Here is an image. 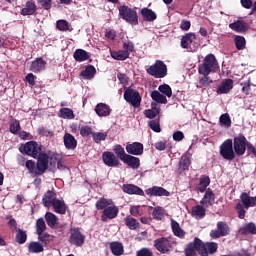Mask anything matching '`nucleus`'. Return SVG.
<instances>
[{
    "label": "nucleus",
    "instance_id": "nucleus-57",
    "mask_svg": "<svg viewBox=\"0 0 256 256\" xmlns=\"http://www.w3.org/2000/svg\"><path fill=\"white\" fill-rule=\"evenodd\" d=\"M158 91H160V93H162V95H165L166 97H171V95H173L171 86H169L167 84L160 85L158 87Z\"/></svg>",
    "mask_w": 256,
    "mask_h": 256
},
{
    "label": "nucleus",
    "instance_id": "nucleus-1",
    "mask_svg": "<svg viewBox=\"0 0 256 256\" xmlns=\"http://www.w3.org/2000/svg\"><path fill=\"white\" fill-rule=\"evenodd\" d=\"M219 69V62L215 55L208 54L205 56L203 62L198 66V73L203 77H209L211 73H215Z\"/></svg>",
    "mask_w": 256,
    "mask_h": 256
},
{
    "label": "nucleus",
    "instance_id": "nucleus-6",
    "mask_svg": "<svg viewBox=\"0 0 256 256\" xmlns=\"http://www.w3.org/2000/svg\"><path fill=\"white\" fill-rule=\"evenodd\" d=\"M220 155L226 161L235 159V150L233 148V139H227L220 145Z\"/></svg>",
    "mask_w": 256,
    "mask_h": 256
},
{
    "label": "nucleus",
    "instance_id": "nucleus-43",
    "mask_svg": "<svg viewBox=\"0 0 256 256\" xmlns=\"http://www.w3.org/2000/svg\"><path fill=\"white\" fill-rule=\"evenodd\" d=\"M151 99L155 101L156 103L166 104L167 103V97L161 92L154 90L151 93Z\"/></svg>",
    "mask_w": 256,
    "mask_h": 256
},
{
    "label": "nucleus",
    "instance_id": "nucleus-5",
    "mask_svg": "<svg viewBox=\"0 0 256 256\" xmlns=\"http://www.w3.org/2000/svg\"><path fill=\"white\" fill-rule=\"evenodd\" d=\"M20 153H24L25 155H29L34 159H37L39 155H41V145L35 141H30L25 144V146H21L19 148Z\"/></svg>",
    "mask_w": 256,
    "mask_h": 256
},
{
    "label": "nucleus",
    "instance_id": "nucleus-63",
    "mask_svg": "<svg viewBox=\"0 0 256 256\" xmlns=\"http://www.w3.org/2000/svg\"><path fill=\"white\" fill-rule=\"evenodd\" d=\"M136 256H153V252L149 248H142L136 252Z\"/></svg>",
    "mask_w": 256,
    "mask_h": 256
},
{
    "label": "nucleus",
    "instance_id": "nucleus-44",
    "mask_svg": "<svg viewBox=\"0 0 256 256\" xmlns=\"http://www.w3.org/2000/svg\"><path fill=\"white\" fill-rule=\"evenodd\" d=\"M95 73H97L95 66L90 65L81 72V75L84 79H93L95 77Z\"/></svg>",
    "mask_w": 256,
    "mask_h": 256
},
{
    "label": "nucleus",
    "instance_id": "nucleus-41",
    "mask_svg": "<svg viewBox=\"0 0 256 256\" xmlns=\"http://www.w3.org/2000/svg\"><path fill=\"white\" fill-rule=\"evenodd\" d=\"M210 183H211V179H209V176H201L200 182L198 185V191H200V193H205Z\"/></svg>",
    "mask_w": 256,
    "mask_h": 256
},
{
    "label": "nucleus",
    "instance_id": "nucleus-55",
    "mask_svg": "<svg viewBox=\"0 0 256 256\" xmlns=\"http://www.w3.org/2000/svg\"><path fill=\"white\" fill-rule=\"evenodd\" d=\"M113 151L115 155H117V157L120 159V161H123L128 155L127 153H125V148H123V146L121 145L114 146Z\"/></svg>",
    "mask_w": 256,
    "mask_h": 256
},
{
    "label": "nucleus",
    "instance_id": "nucleus-26",
    "mask_svg": "<svg viewBox=\"0 0 256 256\" xmlns=\"http://www.w3.org/2000/svg\"><path fill=\"white\" fill-rule=\"evenodd\" d=\"M64 141V146L69 150V151H74V149H77V139H75V136L65 133L63 137Z\"/></svg>",
    "mask_w": 256,
    "mask_h": 256
},
{
    "label": "nucleus",
    "instance_id": "nucleus-21",
    "mask_svg": "<svg viewBox=\"0 0 256 256\" xmlns=\"http://www.w3.org/2000/svg\"><path fill=\"white\" fill-rule=\"evenodd\" d=\"M122 190L124 191V193H127L128 195H140L141 197L145 195L143 189L133 184H124L122 186Z\"/></svg>",
    "mask_w": 256,
    "mask_h": 256
},
{
    "label": "nucleus",
    "instance_id": "nucleus-47",
    "mask_svg": "<svg viewBox=\"0 0 256 256\" xmlns=\"http://www.w3.org/2000/svg\"><path fill=\"white\" fill-rule=\"evenodd\" d=\"M59 117L62 119H75V113L71 108H61L59 111Z\"/></svg>",
    "mask_w": 256,
    "mask_h": 256
},
{
    "label": "nucleus",
    "instance_id": "nucleus-31",
    "mask_svg": "<svg viewBox=\"0 0 256 256\" xmlns=\"http://www.w3.org/2000/svg\"><path fill=\"white\" fill-rule=\"evenodd\" d=\"M45 65H47V63L43 58H37L31 63L30 71H33V73H39V71H43V69H45Z\"/></svg>",
    "mask_w": 256,
    "mask_h": 256
},
{
    "label": "nucleus",
    "instance_id": "nucleus-18",
    "mask_svg": "<svg viewBox=\"0 0 256 256\" xmlns=\"http://www.w3.org/2000/svg\"><path fill=\"white\" fill-rule=\"evenodd\" d=\"M117 215H119V208L112 203L109 207L103 210L101 219L105 222L108 219H115Z\"/></svg>",
    "mask_w": 256,
    "mask_h": 256
},
{
    "label": "nucleus",
    "instance_id": "nucleus-62",
    "mask_svg": "<svg viewBox=\"0 0 256 256\" xmlns=\"http://www.w3.org/2000/svg\"><path fill=\"white\" fill-rule=\"evenodd\" d=\"M80 135L82 137H89L93 133V130H91V127L89 126H82L80 129Z\"/></svg>",
    "mask_w": 256,
    "mask_h": 256
},
{
    "label": "nucleus",
    "instance_id": "nucleus-56",
    "mask_svg": "<svg viewBox=\"0 0 256 256\" xmlns=\"http://www.w3.org/2000/svg\"><path fill=\"white\" fill-rule=\"evenodd\" d=\"M21 131V123L19 120L13 119L10 121V132L13 133V135H17Z\"/></svg>",
    "mask_w": 256,
    "mask_h": 256
},
{
    "label": "nucleus",
    "instance_id": "nucleus-23",
    "mask_svg": "<svg viewBox=\"0 0 256 256\" xmlns=\"http://www.w3.org/2000/svg\"><path fill=\"white\" fill-rule=\"evenodd\" d=\"M229 29L236 33H245L247 31V23L243 20H235L229 24Z\"/></svg>",
    "mask_w": 256,
    "mask_h": 256
},
{
    "label": "nucleus",
    "instance_id": "nucleus-24",
    "mask_svg": "<svg viewBox=\"0 0 256 256\" xmlns=\"http://www.w3.org/2000/svg\"><path fill=\"white\" fill-rule=\"evenodd\" d=\"M56 200H57V194L52 190H48L42 198V203L44 207H51Z\"/></svg>",
    "mask_w": 256,
    "mask_h": 256
},
{
    "label": "nucleus",
    "instance_id": "nucleus-59",
    "mask_svg": "<svg viewBox=\"0 0 256 256\" xmlns=\"http://www.w3.org/2000/svg\"><path fill=\"white\" fill-rule=\"evenodd\" d=\"M211 83H213V80H211V78H209L208 76H203L199 79V85L197 87H209Z\"/></svg>",
    "mask_w": 256,
    "mask_h": 256
},
{
    "label": "nucleus",
    "instance_id": "nucleus-51",
    "mask_svg": "<svg viewBox=\"0 0 256 256\" xmlns=\"http://www.w3.org/2000/svg\"><path fill=\"white\" fill-rule=\"evenodd\" d=\"M219 124L221 127H226L229 129V127H231V116H229L228 113L222 114L219 118Z\"/></svg>",
    "mask_w": 256,
    "mask_h": 256
},
{
    "label": "nucleus",
    "instance_id": "nucleus-45",
    "mask_svg": "<svg viewBox=\"0 0 256 256\" xmlns=\"http://www.w3.org/2000/svg\"><path fill=\"white\" fill-rule=\"evenodd\" d=\"M15 241L16 243H18V245H23L27 243V232L18 229L16 232Z\"/></svg>",
    "mask_w": 256,
    "mask_h": 256
},
{
    "label": "nucleus",
    "instance_id": "nucleus-7",
    "mask_svg": "<svg viewBox=\"0 0 256 256\" xmlns=\"http://www.w3.org/2000/svg\"><path fill=\"white\" fill-rule=\"evenodd\" d=\"M247 138L243 135H239L235 137L232 140V147L234 149V154L237 155L238 157H241L245 155V151H247Z\"/></svg>",
    "mask_w": 256,
    "mask_h": 256
},
{
    "label": "nucleus",
    "instance_id": "nucleus-52",
    "mask_svg": "<svg viewBox=\"0 0 256 256\" xmlns=\"http://www.w3.org/2000/svg\"><path fill=\"white\" fill-rule=\"evenodd\" d=\"M26 169H28L30 175H39V170L35 166V162L33 160H28L24 162Z\"/></svg>",
    "mask_w": 256,
    "mask_h": 256
},
{
    "label": "nucleus",
    "instance_id": "nucleus-36",
    "mask_svg": "<svg viewBox=\"0 0 256 256\" xmlns=\"http://www.w3.org/2000/svg\"><path fill=\"white\" fill-rule=\"evenodd\" d=\"M171 227H172V231L176 237H179V239H183V237H185V231L183 229H181V225H179V222L172 219Z\"/></svg>",
    "mask_w": 256,
    "mask_h": 256
},
{
    "label": "nucleus",
    "instance_id": "nucleus-50",
    "mask_svg": "<svg viewBox=\"0 0 256 256\" xmlns=\"http://www.w3.org/2000/svg\"><path fill=\"white\" fill-rule=\"evenodd\" d=\"M56 27L59 31H73V27H71V24L66 20H58Z\"/></svg>",
    "mask_w": 256,
    "mask_h": 256
},
{
    "label": "nucleus",
    "instance_id": "nucleus-12",
    "mask_svg": "<svg viewBox=\"0 0 256 256\" xmlns=\"http://www.w3.org/2000/svg\"><path fill=\"white\" fill-rule=\"evenodd\" d=\"M69 242L76 247H81L85 243V235L78 228L71 229Z\"/></svg>",
    "mask_w": 256,
    "mask_h": 256
},
{
    "label": "nucleus",
    "instance_id": "nucleus-46",
    "mask_svg": "<svg viewBox=\"0 0 256 256\" xmlns=\"http://www.w3.org/2000/svg\"><path fill=\"white\" fill-rule=\"evenodd\" d=\"M234 43L238 51H243V49H245L247 45V41L245 40V37L239 36V35H236L234 37Z\"/></svg>",
    "mask_w": 256,
    "mask_h": 256
},
{
    "label": "nucleus",
    "instance_id": "nucleus-53",
    "mask_svg": "<svg viewBox=\"0 0 256 256\" xmlns=\"http://www.w3.org/2000/svg\"><path fill=\"white\" fill-rule=\"evenodd\" d=\"M125 224L128 228H130L132 231H135V229H139V222H137V219L132 218L131 216H127L125 218Z\"/></svg>",
    "mask_w": 256,
    "mask_h": 256
},
{
    "label": "nucleus",
    "instance_id": "nucleus-16",
    "mask_svg": "<svg viewBox=\"0 0 256 256\" xmlns=\"http://www.w3.org/2000/svg\"><path fill=\"white\" fill-rule=\"evenodd\" d=\"M37 158L38 161L36 167L38 169V175H43V173L47 171V167H49V155L46 153H41Z\"/></svg>",
    "mask_w": 256,
    "mask_h": 256
},
{
    "label": "nucleus",
    "instance_id": "nucleus-13",
    "mask_svg": "<svg viewBox=\"0 0 256 256\" xmlns=\"http://www.w3.org/2000/svg\"><path fill=\"white\" fill-rule=\"evenodd\" d=\"M197 253L201 255V239L199 238H195L185 249L186 256H196Z\"/></svg>",
    "mask_w": 256,
    "mask_h": 256
},
{
    "label": "nucleus",
    "instance_id": "nucleus-15",
    "mask_svg": "<svg viewBox=\"0 0 256 256\" xmlns=\"http://www.w3.org/2000/svg\"><path fill=\"white\" fill-rule=\"evenodd\" d=\"M46 229H47V224H45V220L43 218H39L36 221V231H37L39 241L43 242L49 239V234L45 233Z\"/></svg>",
    "mask_w": 256,
    "mask_h": 256
},
{
    "label": "nucleus",
    "instance_id": "nucleus-32",
    "mask_svg": "<svg viewBox=\"0 0 256 256\" xmlns=\"http://www.w3.org/2000/svg\"><path fill=\"white\" fill-rule=\"evenodd\" d=\"M37 11V5H35V1L30 0L26 2L24 8L21 10V15H33Z\"/></svg>",
    "mask_w": 256,
    "mask_h": 256
},
{
    "label": "nucleus",
    "instance_id": "nucleus-17",
    "mask_svg": "<svg viewBox=\"0 0 256 256\" xmlns=\"http://www.w3.org/2000/svg\"><path fill=\"white\" fill-rule=\"evenodd\" d=\"M149 197H169L171 193L163 187L153 186L145 191Z\"/></svg>",
    "mask_w": 256,
    "mask_h": 256
},
{
    "label": "nucleus",
    "instance_id": "nucleus-30",
    "mask_svg": "<svg viewBox=\"0 0 256 256\" xmlns=\"http://www.w3.org/2000/svg\"><path fill=\"white\" fill-rule=\"evenodd\" d=\"M238 233L240 235H256V225L253 222L248 224H244L242 227L239 228Z\"/></svg>",
    "mask_w": 256,
    "mask_h": 256
},
{
    "label": "nucleus",
    "instance_id": "nucleus-54",
    "mask_svg": "<svg viewBox=\"0 0 256 256\" xmlns=\"http://www.w3.org/2000/svg\"><path fill=\"white\" fill-rule=\"evenodd\" d=\"M152 215L154 219H156L157 221H161V219L165 217V209H163V207L161 206H157L154 208Z\"/></svg>",
    "mask_w": 256,
    "mask_h": 256
},
{
    "label": "nucleus",
    "instance_id": "nucleus-33",
    "mask_svg": "<svg viewBox=\"0 0 256 256\" xmlns=\"http://www.w3.org/2000/svg\"><path fill=\"white\" fill-rule=\"evenodd\" d=\"M55 213H59V215H65L67 213V206L65 205V201L57 199L52 205Z\"/></svg>",
    "mask_w": 256,
    "mask_h": 256
},
{
    "label": "nucleus",
    "instance_id": "nucleus-3",
    "mask_svg": "<svg viewBox=\"0 0 256 256\" xmlns=\"http://www.w3.org/2000/svg\"><path fill=\"white\" fill-rule=\"evenodd\" d=\"M147 73L155 79H163L167 76V65L164 61L157 60L152 66L146 69Z\"/></svg>",
    "mask_w": 256,
    "mask_h": 256
},
{
    "label": "nucleus",
    "instance_id": "nucleus-4",
    "mask_svg": "<svg viewBox=\"0 0 256 256\" xmlns=\"http://www.w3.org/2000/svg\"><path fill=\"white\" fill-rule=\"evenodd\" d=\"M119 16L121 19L126 21V23H130L131 25H137V23H139L137 11L129 8L128 6L124 5L119 7Z\"/></svg>",
    "mask_w": 256,
    "mask_h": 256
},
{
    "label": "nucleus",
    "instance_id": "nucleus-48",
    "mask_svg": "<svg viewBox=\"0 0 256 256\" xmlns=\"http://www.w3.org/2000/svg\"><path fill=\"white\" fill-rule=\"evenodd\" d=\"M112 203L113 200L111 199L101 198L96 202V209H98L99 211H105V209H107V207H109Z\"/></svg>",
    "mask_w": 256,
    "mask_h": 256
},
{
    "label": "nucleus",
    "instance_id": "nucleus-40",
    "mask_svg": "<svg viewBox=\"0 0 256 256\" xmlns=\"http://www.w3.org/2000/svg\"><path fill=\"white\" fill-rule=\"evenodd\" d=\"M110 55L112 59H115L116 61H125V59H129V54L124 50L111 51Z\"/></svg>",
    "mask_w": 256,
    "mask_h": 256
},
{
    "label": "nucleus",
    "instance_id": "nucleus-37",
    "mask_svg": "<svg viewBox=\"0 0 256 256\" xmlns=\"http://www.w3.org/2000/svg\"><path fill=\"white\" fill-rule=\"evenodd\" d=\"M45 221L48 227H51L52 229H54V227H57V223H59V218H57V216L52 212H47L45 214Z\"/></svg>",
    "mask_w": 256,
    "mask_h": 256
},
{
    "label": "nucleus",
    "instance_id": "nucleus-60",
    "mask_svg": "<svg viewBox=\"0 0 256 256\" xmlns=\"http://www.w3.org/2000/svg\"><path fill=\"white\" fill-rule=\"evenodd\" d=\"M95 143H101V141H105L107 139V133L97 132L92 135Z\"/></svg>",
    "mask_w": 256,
    "mask_h": 256
},
{
    "label": "nucleus",
    "instance_id": "nucleus-20",
    "mask_svg": "<svg viewBox=\"0 0 256 256\" xmlns=\"http://www.w3.org/2000/svg\"><path fill=\"white\" fill-rule=\"evenodd\" d=\"M126 151L129 155H143V144L141 142H133L126 146Z\"/></svg>",
    "mask_w": 256,
    "mask_h": 256
},
{
    "label": "nucleus",
    "instance_id": "nucleus-35",
    "mask_svg": "<svg viewBox=\"0 0 256 256\" xmlns=\"http://www.w3.org/2000/svg\"><path fill=\"white\" fill-rule=\"evenodd\" d=\"M191 166V157L187 154H183L179 161V170L187 171Z\"/></svg>",
    "mask_w": 256,
    "mask_h": 256
},
{
    "label": "nucleus",
    "instance_id": "nucleus-29",
    "mask_svg": "<svg viewBox=\"0 0 256 256\" xmlns=\"http://www.w3.org/2000/svg\"><path fill=\"white\" fill-rule=\"evenodd\" d=\"M122 161L131 169H137L141 166V160L138 157L129 154H127V156Z\"/></svg>",
    "mask_w": 256,
    "mask_h": 256
},
{
    "label": "nucleus",
    "instance_id": "nucleus-2",
    "mask_svg": "<svg viewBox=\"0 0 256 256\" xmlns=\"http://www.w3.org/2000/svg\"><path fill=\"white\" fill-rule=\"evenodd\" d=\"M241 202L237 203L236 210L238 213L239 219H245V214L249 207H256V196H249L246 192H243L240 195Z\"/></svg>",
    "mask_w": 256,
    "mask_h": 256
},
{
    "label": "nucleus",
    "instance_id": "nucleus-22",
    "mask_svg": "<svg viewBox=\"0 0 256 256\" xmlns=\"http://www.w3.org/2000/svg\"><path fill=\"white\" fill-rule=\"evenodd\" d=\"M215 203V193H213V191H211L210 189L206 190L203 198L200 201V204L203 207H211L213 206V204Z\"/></svg>",
    "mask_w": 256,
    "mask_h": 256
},
{
    "label": "nucleus",
    "instance_id": "nucleus-25",
    "mask_svg": "<svg viewBox=\"0 0 256 256\" xmlns=\"http://www.w3.org/2000/svg\"><path fill=\"white\" fill-rule=\"evenodd\" d=\"M233 89V80L232 79H225L222 81L221 85L218 87L216 93L218 95H226Z\"/></svg>",
    "mask_w": 256,
    "mask_h": 256
},
{
    "label": "nucleus",
    "instance_id": "nucleus-39",
    "mask_svg": "<svg viewBox=\"0 0 256 256\" xmlns=\"http://www.w3.org/2000/svg\"><path fill=\"white\" fill-rule=\"evenodd\" d=\"M156 106L157 103H152V109L144 111L145 117H147L148 119H155V117L158 116L159 113H161V109L157 108Z\"/></svg>",
    "mask_w": 256,
    "mask_h": 256
},
{
    "label": "nucleus",
    "instance_id": "nucleus-64",
    "mask_svg": "<svg viewBox=\"0 0 256 256\" xmlns=\"http://www.w3.org/2000/svg\"><path fill=\"white\" fill-rule=\"evenodd\" d=\"M59 156L58 155H52L50 157V161L48 160V163H50V169H55L57 164L59 163Z\"/></svg>",
    "mask_w": 256,
    "mask_h": 256
},
{
    "label": "nucleus",
    "instance_id": "nucleus-28",
    "mask_svg": "<svg viewBox=\"0 0 256 256\" xmlns=\"http://www.w3.org/2000/svg\"><path fill=\"white\" fill-rule=\"evenodd\" d=\"M207 207L201 206V205H196L193 206L191 209V215L194 217V219H203L205 215H207Z\"/></svg>",
    "mask_w": 256,
    "mask_h": 256
},
{
    "label": "nucleus",
    "instance_id": "nucleus-38",
    "mask_svg": "<svg viewBox=\"0 0 256 256\" xmlns=\"http://www.w3.org/2000/svg\"><path fill=\"white\" fill-rule=\"evenodd\" d=\"M141 15L145 21H155L157 19V14L149 8H143Z\"/></svg>",
    "mask_w": 256,
    "mask_h": 256
},
{
    "label": "nucleus",
    "instance_id": "nucleus-49",
    "mask_svg": "<svg viewBox=\"0 0 256 256\" xmlns=\"http://www.w3.org/2000/svg\"><path fill=\"white\" fill-rule=\"evenodd\" d=\"M28 251L29 253H43L44 248L39 242H31L28 245Z\"/></svg>",
    "mask_w": 256,
    "mask_h": 256
},
{
    "label": "nucleus",
    "instance_id": "nucleus-61",
    "mask_svg": "<svg viewBox=\"0 0 256 256\" xmlns=\"http://www.w3.org/2000/svg\"><path fill=\"white\" fill-rule=\"evenodd\" d=\"M123 49L125 52L128 53V57H129V54L135 51V45L131 41H126L123 43Z\"/></svg>",
    "mask_w": 256,
    "mask_h": 256
},
{
    "label": "nucleus",
    "instance_id": "nucleus-10",
    "mask_svg": "<svg viewBox=\"0 0 256 256\" xmlns=\"http://www.w3.org/2000/svg\"><path fill=\"white\" fill-rule=\"evenodd\" d=\"M154 247L159 253H169L173 248V241L169 238H158L154 241Z\"/></svg>",
    "mask_w": 256,
    "mask_h": 256
},
{
    "label": "nucleus",
    "instance_id": "nucleus-11",
    "mask_svg": "<svg viewBox=\"0 0 256 256\" xmlns=\"http://www.w3.org/2000/svg\"><path fill=\"white\" fill-rule=\"evenodd\" d=\"M229 235V225L223 221L217 222V230H212L210 232V237L212 239H219V237H227Z\"/></svg>",
    "mask_w": 256,
    "mask_h": 256
},
{
    "label": "nucleus",
    "instance_id": "nucleus-34",
    "mask_svg": "<svg viewBox=\"0 0 256 256\" xmlns=\"http://www.w3.org/2000/svg\"><path fill=\"white\" fill-rule=\"evenodd\" d=\"M110 250L115 256H121L123 253H125V249L123 248V244L121 242L110 243Z\"/></svg>",
    "mask_w": 256,
    "mask_h": 256
},
{
    "label": "nucleus",
    "instance_id": "nucleus-14",
    "mask_svg": "<svg viewBox=\"0 0 256 256\" xmlns=\"http://www.w3.org/2000/svg\"><path fill=\"white\" fill-rule=\"evenodd\" d=\"M217 249H218L217 243L215 242L203 243V241L200 240L201 256L213 255V253H217Z\"/></svg>",
    "mask_w": 256,
    "mask_h": 256
},
{
    "label": "nucleus",
    "instance_id": "nucleus-19",
    "mask_svg": "<svg viewBox=\"0 0 256 256\" xmlns=\"http://www.w3.org/2000/svg\"><path fill=\"white\" fill-rule=\"evenodd\" d=\"M102 160L107 167H117L119 165V159L113 152H104L102 154Z\"/></svg>",
    "mask_w": 256,
    "mask_h": 256
},
{
    "label": "nucleus",
    "instance_id": "nucleus-9",
    "mask_svg": "<svg viewBox=\"0 0 256 256\" xmlns=\"http://www.w3.org/2000/svg\"><path fill=\"white\" fill-rule=\"evenodd\" d=\"M195 41H197L195 33L186 34L181 39L182 49H188L189 51H197V47H199V44H197Z\"/></svg>",
    "mask_w": 256,
    "mask_h": 256
},
{
    "label": "nucleus",
    "instance_id": "nucleus-8",
    "mask_svg": "<svg viewBox=\"0 0 256 256\" xmlns=\"http://www.w3.org/2000/svg\"><path fill=\"white\" fill-rule=\"evenodd\" d=\"M124 99L127 103H130L132 107H141V94H139L133 88H125Z\"/></svg>",
    "mask_w": 256,
    "mask_h": 256
},
{
    "label": "nucleus",
    "instance_id": "nucleus-58",
    "mask_svg": "<svg viewBox=\"0 0 256 256\" xmlns=\"http://www.w3.org/2000/svg\"><path fill=\"white\" fill-rule=\"evenodd\" d=\"M148 125L155 133H161V124H159V120H150Z\"/></svg>",
    "mask_w": 256,
    "mask_h": 256
},
{
    "label": "nucleus",
    "instance_id": "nucleus-27",
    "mask_svg": "<svg viewBox=\"0 0 256 256\" xmlns=\"http://www.w3.org/2000/svg\"><path fill=\"white\" fill-rule=\"evenodd\" d=\"M95 112L98 117H109L111 115V107L105 103H99L95 107Z\"/></svg>",
    "mask_w": 256,
    "mask_h": 256
},
{
    "label": "nucleus",
    "instance_id": "nucleus-42",
    "mask_svg": "<svg viewBox=\"0 0 256 256\" xmlns=\"http://www.w3.org/2000/svg\"><path fill=\"white\" fill-rule=\"evenodd\" d=\"M75 61H79L80 63L83 61H87V59H89V54L87 53V51L83 50V49H77L74 52L73 55Z\"/></svg>",
    "mask_w": 256,
    "mask_h": 256
}]
</instances>
